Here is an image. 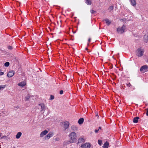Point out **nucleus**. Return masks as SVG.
Instances as JSON below:
<instances>
[{"label":"nucleus","mask_w":148,"mask_h":148,"mask_svg":"<svg viewBox=\"0 0 148 148\" xmlns=\"http://www.w3.org/2000/svg\"><path fill=\"white\" fill-rule=\"evenodd\" d=\"M69 137L70 139L69 142L71 143H73L76 140V134L75 132H72L69 135Z\"/></svg>","instance_id":"f257e3e1"},{"label":"nucleus","mask_w":148,"mask_h":148,"mask_svg":"<svg viewBox=\"0 0 148 148\" xmlns=\"http://www.w3.org/2000/svg\"><path fill=\"white\" fill-rule=\"evenodd\" d=\"M39 108L40 109V112H41L42 114H44L45 111L46 110V107L45 106L44 104L43 103L39 104Z\"/></svg>","instance_id":"f03ea898"},{"label":"nucleus","mask_w":148,"mask_h":148,"mask_svg":"<svg viewBox=\"0 0 148 148\" xmlns=\"http://www.w3.org/2000/svg\"><path fill=\"white\" fill-rule=\"evenodd\" d=\"M125 29V26L123 25L122 27H119L117 29V32L120 34L123 33Z\"/></svg>","instance_id":"7ed1b4c3"},{"label":"nucleus","mask_w":148,"mask_h":148,"mask_svg":"<svg viewBox=\"0 0 148 148\" xmlns=\"http://www.w3.org/2000/svg\"><path fill=\"white\" fill-rule=\"evenodd\" d=\"M144 50L140 48H138L137 51V55L138 57L142 56L143 55Z\"/></svg>","instance_id":"20e7f679"},{"label":"nucleus","mask_w":148,"mask_h":148,"mask_svg":"<svg viewBox=\"0 0 148 148\" xmlns=\"http://www.w3.org/2000/svg\"><path fill=\"white\" fill-rule=\"evenodd\" d=\"M81 147L82 148H90V144L89 143H86L82 145Z\"/></svg>","instance_id":"39448f33"},{"label":"nucleus","mask_w":148,"mask_h":148,"mask_svg":"<svg viewBox=\"0 0 148 148\" xmlns=\"http://www.w3.org/2000/svg\"><path fill=\"white\" fill-rule=\"evenodd\" d=\"M14 74V71L13 70L10 71L8 73L7 75L8 77H12Z\"/></svg>","instance_id":"423d86ee"},{"label":"nucleus","mask_w":148,"mask_h":148,"mask_svg":"<svg viewBox=\"0 0 148 148\" xmlns=\"http://www.w3.org/2000/svg\"><path fill=\"white\" fill-rule=\"evenodd\" d=\"M64 128L65 129H67L69 126V123L67 121H66L63 123Z\"/></svg>","instance_id":"0eeeda50"},{"label":"nucleus","mask_w":148,"mask_h":148,"mask_svg":"<svg viewBox=\"0 0 148 148\" xmlns=\"http://www.w3.org/2000/svg\"><path fill=\"white\" fill-rule=\"evenodd\" d=\"M53 133L50 132L47 135L45 136V139H49L50 137L53 136Z\"/></svg>","instance_id":"6e6552de"},{"label":"nucleus","mask_w":148,"mask_h":148,"mask_svg":"<svg viewBox=\"0 0 148 148\" xmlns=\"http://www.w3.org/2000/svg\"><path fill=\"white\" fill-rule=\"evenodd\" d=\"M48 132V131L45 130L42 132L40 135V137H42L46 135Z\"/></svg>","instance_id":"1a4fd4ad"},{"label":"nucleus","mask_w":148,"mask_h":148,"mask_svg":"<svg viewBox=\"0 0 148 148\" xmlns=\"http://www.w3.org/2000/svg\"><path fill=\"white\" fill-rule=\"evenodd\" d=\"M147 69V67L146 65H144L142 66L140 69V71H144L146 70Z\"/></svg>","instance_id":"9d476101"},{"label":"nucleus","mask_w":148,"mask_h":148,"mask_svg":"<svg viewBox=\"0 0 148 148\" xmlns=\"http://www.w3.org/2000/svg\"><path fill=\"white\" fill-rule=\"evenodd\" d=\"M71 130L74 131H76L78 130V128L76 126L73 125L71 126Z\"/></svg>","instance_id":"9b49d317"},{"label":"nucleus","mask_w":148,"mask_h":148,"mask_svg":"<svg viewBox=\"0 0 148 148\" xmlns=\"http://www.w3.org/2000/svg\"><path fill=\"white\" fill-rule=\"evenodd\" d=\"M26 84L25 81H23L18 84V85L20 86H25Z\"/></svg>","instance_id":"f8f14e48"},{"label":"nucleus","mask_w":148,"mask_h":148,"mask_svg":"<svg viewBox=\"0 0 148 148\" xmlns=\"http://www.w3.org/2000/svg\"><path fill=\"white\" fill-rule=\"evenodd\" d=\"M131 4L133 6L136 5V0H130Z\"/></svg>","instance_id":"ddd939ff"},{"label":"nucleus","mask_w":148,"mask_h":148,"mask_svg":"<svg viewBox=\"0 0 148 148\" xmlns=\"http://www.w3.org/2000/svg\"><path fill=\"white\" fill-rule=\"evenodd\" d=\"M22 133L21 132H19L16 135V138L17 139H18L20 137Z\"/></svg>","instance_id":"4468645a"},{"label":"nucleus","mask_w":148,"mask_h":148,"mask_svg":"<svg viewBox=\"0 0 148 148\" xmlns=\"http://www.w3.org/2000/svg\"><path fill=\"white\" fill-rule=\"evenodd\" d=\"M84 141L85 140L84 138H80L78 139V144L84 142Z\"/></svg>","instance_id":"2eb2a0df"},{"label":"nucleus","mask_w":148,"mask_h":148,"mask_svg":"<svg viewBox=\"0 0 148 148\" xmlns=\"http://www.w3.org/2000/svg\"><path fill=\"white\" fill-rule=\"evenodd\" d=\"M109 146V143L106 142V143H104V144L103 147V148H108Z\"/></svg>","instance_id":"dca6fc26"},{"label":"nucleus","mask_w":148,"mask_h":148,"mask_svg":"<svg viewBox=\"0 0 148 148\" xmlns=\"http://www.w3.org/2000/svg\"><path fill=\"white\" fill-rule=\"evenodd\" d=\"M139 119V117H136L134 118L133 122L135 123H137L138 121V120Z\"/></svg>","instance_id":"f3484780"},{"label":"nucleus","mask_w":148,"mask_h":148,"mask_svg":"<svg viewBox=\"0 0 148 148\" xmlns=\"http://www.w3.org/2000/svg\"><path fill=\"white\" fill-rule=\"evenodd\" d=\"M104 21H106V23L108 25H110L111 23V21L109 20V19L107 18L105 19Z\"/></svg>","instance_id":"a211bd4d"},{"label":"nucleus","mask_w":148,"mask_h":148,"mask_svg":"<svg viewBox=\"0 0 148 148\" xmlns=\"http://www.w3.org/2000/svg\"><path fill=\"white\" fill-rule=\"evenodd\" d=\"M84 121V119L83 118H80L79 119L78 121V123L79 124H81L83 123Z\"/></svg>","instance_id":"6ab92c4d"},{"label":"nucleus","mask_w":148,"mask_h":148,"mask_svg":"<svg viewBox=\"0 0 148 148\" xmlns=\"http://www.w3.org/2000/svg\"><path fill=\"white\" fill-rule=\"evenodd\" d=\"M144 40L146 42H147V41L148 40V35H144Z\"/></svg>","instance_id":"aec40b11"},{"label":"nucleus","mask_w":148,"mask_h":148,"mask_svg":"<svg viewBox=\"0 0 148 148\" xmlns=\"http://www.w3.org/2000/svg\"><path fill=\"white\" fill-rule=\"evenodd\" d=\"M6 85H1L0 86V90L3 89L5 88L6 86Z\"/></svg>","instance_id":"412c9836"},{"label":"nucleus","mask_w":148,"mask_h":148,"mask_svg":"<svg viewBox=\"0 0 148 148\" xmlns=\"http://www.w3.org/2000/svg\"><path fill=\"white\" fill-rule=\"evenodd\" d=\"M113 9V6H111L108 8V10L109 11H111Z\"/></svg>","instance_id":"4be33fe9"},{"label":"nucleus","mask_w":148,"mask_h":148,"mask_svg":"<svg viewBox=\"0 0 148 148\" xmlns=\"http://www.w3.org/2000/svg\"><path fill=\"white\" fill-rule=\"evenodd\" d=\"M10 65V63L9 62H6L4 64V66L6 67H8Z\"/></svg>","instance_id":"5701e85b"},{"label":"nucleus","mask_w":148,"mask_h":148,"mask_svg":"<svg viewBox=\"0 0 148 148\" xmlns=\"http://www.w3.org/2000/svg\"><path fill=\"white\" fill-rule=\"evenodd\" d=\"M30 98V96L29 95H27L25 98V100L28 101Z\"/></svg>","instance_id":"b1692460"},{"label":"nucleus","mask_w":148,"mask_h":148,"mask_svg":"<svg viewBox=\"0 0 148 148\" xmlns=\"http://www.w3.org/2000/svg\"><path fill=\"white\" fill-rule=\"evenodd\" d=\"M86 3L88 5H90L91 4V2L90 0H86Z\"/></svg>","instance_id":"393cba45"},{"label":"nucleus","mask_w":148,"mask_h":148,"mask_svg":"<svg viewBox=\"0 0 148 148\" xmlns=\"http://www.w3.org/2000/svg\"><path fill=\"white\" fill-rule=\"evenodd\" d=\"M98 143L100 146H101L102 144V141L101 140H98Z\"/></svg>","instance_id":"a878e982"},{"label":"nucleus","mask_w":148,"mask_h":148,"mask_svg":"<svg viewBox=\"0 0 148 148\" xmlns=\"http://www.w3.org/2000/svg\"><path fill=\"white\" fill-rule=\"evenodd\" d=\"M90 12L92 14H95L96 13V11L92 10H91Z\"/></svg>","instance_id":"bb28decb"},{"label":"nucleus","mask_w":148,"mask_h":148,"mask_svg":"<svg viewBox=\"0 0 148 148\" xmlns=\"http://www.w3.org/2000/svg\"><path fill=\"white\" fill-rule=\"evenodd\" d=\"M7 136H4L1 137V139L5 138V139H7Z\"/></svg>","instance_id":"cd10ccee"},{"label":"nucleus","mask_w":148,"mask_h":148,"mask_svg":"<svg viewBox=\"0 0 148 148\" xmlns=\"http://www.w3.org/2000/svg\"><path fill=\"white\" fill-rule=\"evenodd\" d=\"M8 48L9 50H12V47L10 46H8Z\"/></svg>","instance_id":"c85d7f7f"},{"label":"nucleus","mask_w":148,"mask_h":148,"mask_svg":"<svg viewBox=\"0 0 148 148\" xmlns=\"http://www.w3.org/2000/svg\"><path fill=\"white\" fill-rule=\"evenodd\" d=\"M54 99V97L53 96L51 95L50 97V99L52 100Z\"/></svg>","instance_id":"c756f323"},{"label":"nucleus","mask_w":148,"mask_h":148,"mask_svg":"<svg viewBox=\"0 0 148 148\" xmlns=\"http://www.w3.org/2000/svg\"><path fill=\"white\" fill-rule=\"evenodd\" d=\"M63 91L62 90H61L60 91V94L62 95L63 94Z\"/></svg>","instance_id":"7c9ffc66"},{"label":"nucleus","mask_w":148,"mask_h":148,"mask_svg":"<svg viewBox=\"0 0 148 148\" xmlns=\"http://www.w3.org/2000/svg\"><path fill=\"white\" fill-rule=\"evenodd\" d=\"M99 129L98 130H95V132L96 133H97L99 131Z\"/></svg>","instance_id":"2f4dec72"},{"label":"nucleus","mask_w":148,"mask_h":148,"mask_svg":"<svg viewBox=\"0 0 148 148\" xmlns=\"http://www.w3.org/2000/svg\"><path fill=\"white\" fill-rule=\"evenodd\" d=\"M55 140L56 141H58L59 140V138H55Z\"/></svg>","instance_id":"473e14b6"},{"label":"nucleus","mask_w":148,"mask_h":148,"mask_svg":"<svg viewBox=\"0 0 148 148\" xmlns=\"http://www.w3.org/2000/svg\"><path fill=\"white\" fill-rule=\"evenodd\" d=\"M4 73L3 72H0V76L3 75L4 74Z\"/></svg>","instance_id":"72a5a7b5"},{"label":"nucleus","mask_w":148,"mask_h":148,"mask_svg":"<svg viewBox=\"0 0 148 148\" xmlns=\"http://www.w3.org/2000/svg\"><path fill=\"white\" fill-rule=\"evenodd\" d=\"M96 117H97V118L98 119V118H99V115H98V114H97H97H96Z\"/></svg>","instance_id":"f704fd0d"},{"label":"nucleus","mask_w":148,"mask_h":148,"mask_svg":"<svg viewBox=\"0 0 148 148\" xmlns=\"http://www.w3.org/2000/svg\"><path fill=\"white\" fill-rule=\"evenodd\" d=\"M127 85L129 86V87H130L131 86V84H130V83H129Z\"/></svg>","instance_id":"c9c22d12"},{"label":"nucleus","mask_w":148,"mask_h":148,"mask_svg":"<svg viewBox=\"0 0 148 148\" xmlns=\"http://www.w3.org/2000/svg\"><path fill=\"white\" fill-rule=\"evenodd\" d=\"M146 114L147 116H148V109L147 110V112H146Z\"/></svg>","instance_id":"e433bc0d"},{"label":"nucleus","mask_w":148,"mask_h":148,"mask_svg":"<svg viewBox=\"0 0 148 148\" xmlns=\"http://www.w3.org/2000/svg\"><path fill=\"white\" fill-rule=\"evenodd\" d=\"M90 40H91V39L90 38H89L88 40V41L89 42H90Z\"/></svg>","instance_id":"4c0bfd02"},{"label":"nucleus","mask_w":148,"mask_h":148,"mask_svg":"<svg viewBox=\"0 0 148 148\" xmlns=\"http://www.w3.org/2000/svg\"><path fill=\"white\" fill-rule=\"evenodd\" d=\"M101 127H99V129H101Z\"/></svg>","instance_id":"58836bf2"},{"label":"nucleus","mask_w":148,"mask_h":148,"mask_svg":"<svg viewBox=\"0 0 148 148\" xmlns=\"http://www.w3.org/2000/svg\"><path fill=\"white\" fill-rule=\"evenodd\" d=\"M85 50H88V49L87 48H85Z\"/></svg>","instance_id":"ea45409f"},{"label":"nucleus","mask_w":148,"mask_h":148,"mask_svg":"<svg viewBox=\"0 0 148 148\" xmlns=\"http://www.w3.org/2000/svg\"><path fill=\"white\" fill-rule=\"evenodd\" d=\"M1 71V70H0V71Z\"/></svg>","instance_id":"a19ab883"}]
</instances>
